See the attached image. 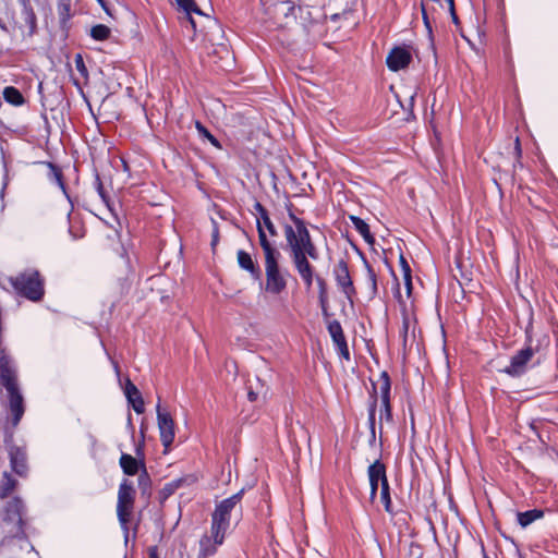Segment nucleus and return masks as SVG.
<instances>
[{
  "instance_id": "nucleus-11",
  "label": "nucleus",
  "mask_w": 558,
  "mask_h": 558,
  "mask_svg": "<svg viewBox=\"0 0 558 558\" xmlns=\"http://www.w3.org/2000/svg\"><path fill=\"white\" fill-rule=\"evenodd\" d=\"M243 494L244 490L241 489L240 492L233 494L232 496L221 500L219 504L216 505V508L211 515L219 520L230 522L231 512L236 508V506L240 505Z\"/></svg>"
},
{
  "instance_id": "nucleus-29",
  "label": "nucleus",
  "mask_w": 558,
  "mask_h": 558,
  "mask_svg": "<svg viewBox=\"0 0 558 558\" xmlns=\"http://www.w3.org/2000/svg\"><path fill=\"white\" fill-rule=\"evenodd\" d=\"M48 167H49V174H48L49 180L51 182L56 183L62 190V192L64 194H66V189H65V184L63 182L61 170L51 162L48 163Z\"/></svg>"
},
{
  "instance_id": "nucleus-8",
  "label": "nucleus",
  "mask_w": 558,
  "mask_h": 558,
  "mask_svg": "<svg viewBox=\"0 0 558 558\" xmlns=\"http://www.w3.org/2000/svg\"><path fill=\"white\" fill-rule=\"evenodd\" d=\"M158 428L160 432V441L168 449L174 440V422L169 412L160 407V402L156 405Z\"/></svg>"
},
{
  "instance_id": "nucleus-49",
  "label": "nucleus",
  "mask_w": 558,
  "mask_h": 558,
  "mask_svg": "<svg viewBox=\"0 0 558 558\" xmlns=\"http://www.w3.org/2000/svg\"><path fill=\"white\" fill-rule=\"evenodd\" d=\"M7 185H8V180H7V175H5L4 180H3V183H2V189L0 191V197L1 198L4 197Z\"/></svg>"
},
{
  "instance_id": "nucleus-9",
  "label": "nucleus",
  "mask_w": 558,
  "mask_h": 558,
  "mask_svg": "<svg viewBox=\"0 0 558 558\" xmlns=\"http://www.w3.org/2000/svg\"><path fill=\"white\" fill-rule=\"evenodd\" d=\"M333 276L340 290L343 292L345 298L352 302L356 291L349 272L348 264L343 259H340L335 266Z\"/></svg>"
},
{
  "instance_id": "nucleus-51",
  "label": "nucleus",
  "mask_w": 558,
  "mask_h": 558,
  "mask_svg": "<svg viewBox=\"0 0 558 558\" xmlns=\"http://www.w3.org/2000/svg\"><path fill=\"white\" fill-rule=\"evenodd\" d=\"M408 328H409V323H408V320H404L403 322V338H404V342L407 341Z\"/></svg>"
},
{
  "instance_id": "nucleus-18",
  "label": "nucleus",
  "mask_w": 558,
  "mask_h": 558,
  "mask_svg": "<svg viewBox=\"0 0 558 558\" xmlns=\"http://www.w3.org/2000/svg\"><path fill=\"white\" fill-rule=\"evenodd\" d=\"M291 248L293 263L298 272L303 275L314 271L312 265L308 263L307 257L305 256L304 250H302V246H291Z\"/></svg>"
},
{
  "instance_id": "nucleus-59",
  "label": "nucleus",
  "mask_w": 558,
  "mask_h": 558,
  "mask_svg": "<svg viewBox=\"0 0 558 558\" xmlns=\"http://www.w3.org/2000/svg\"><path fill=\"white\" fill-rule=\"evenodd\" d=\"M484 558H489L487 555H484Z\"/></svg>"
},
{
  "instance_id": "nucleus-57",
  "label": "nucleus",
  "mask_w": 558,
  "mask_h": 558,
  "mask_svg": "<svg viewBox=\"0 0 558 558\" xmlns=\"http://www.w3.org/2000/svg\"><path fill=\"white\" fill-rule=\"evenodd\" d=\"M179 252H180V254H182V252H183V246H180Z\"/></svg>"
},
{
  "instance_id": "nucleus-15",
  "label": "nucleus",
  "mask_w": 558,
  "mask_h": 558,
  "mask_svg": "<svg viewBox=\"0 0 558 558\" xmlns=\"http://www.w3.org/2000/svg\"><path fill=\"white\" fill-rule=\"evenodd\" d=\"M8 396H9V408L13 415L12 423L14 426H16L20 423V421L24 414V411H25L24 399H23L22 393L20 392V389H14V390L8 391Z\"/></svg>"
},
{
  "instance_id": "nucleus-52",
  "label": "nucleus",
  "mask_w": 558,
  "mask_h": 558,
  "mask_svg": "<svg viewBox=\"0 0 558 558\" xmlns=\"http://www.w3.org/2000/svg\"><path fill=\"white\" fill-rule=\"evenodd\" d=\"M515 151H517L518 156L521 155V146H520L519 137L515 138Z\"/></svg>"
},
{
  "instance_id": "nucleus-60",
  "label": "nucleus",
  "mask_w": 558,
  "mask_h": 558,
  "mask_svg": "<svg viewBox=\"0 0 558 558\" xmlns=\"http://www.w3.org/2000/svg\"><path fill=\"white\" fill-rule=\"evenodd\" d=\"M520 558H523V557H520Z\"/></svg>"
},
{
  "instance_id": "nucleus-6",
  "label": "nucleus",
  "mask_w": 558,
  "mask_h": 558,
  "mask_svg": "<svg viewBox=\"0 0 558 558\" xmlns=\"http://www.w3.org/2000/svg\"><path fill=\"white\" fill-rule=\"evenodd\" d=\"M283 229L288 244H311L310 232L303 220L291 216Z\"/></svg>"
},
{
  "instance_id": "nucleus-41",
  "label": "nucleus",
  "mask_w": 558,
  "mask_h": 558,
  "mask_svg": "<svg viewBox=\"0 0 558 558\" xmlns=\"http://www.w3.org/2000/svg\"><path fill=\"white\" fill-rule=\"evenodd\" d=\"M278 10H287V12L284 13L286 16H288L289 14H291L293 11H294V5H293V2L292 1H282L280 3H278Z\"/></svg>"
},
{
  "instance_id": "nucleus-24",
  "label": "nucleus",
  "mask_w": 558,
  "mask_h": 558,
  "mask_svg": "<svg viewBox=\"0 0 558 558\" xmlns=\"http://www.w3.org/2000/svg\"><path fill=\"white\" fill-rule=\"evenodd\" d=\"M544 511L539 509H532L524 512H518V522L522 527H526L535 520L543 518Z\"/></svg>"
},
{
  "instance_id": "nucleus-21",
  "label": "nucleus",
  "mask_w": 558,
  "mask_h": 558,
  "mask_svg": "<svg viewBox=\"0 0 558 558\" xmlns=\"http://www.w3.org/2000/svg\"><path fill=\"white\" fill-rule=\"evenodd\" d=\"M142 463L136 458L129 453H122L120 457V466L124 474L129 476L136 475L142 468Z\"/></svg>"
},
{
  "instance_id": "nucleus-42",
  "label": "nucleus",
  "mask_w": 558,
  "mask_h": 558,
  "mask_svg": "<svg viewBox=\"0 0 558 558\" xmlns=\"http://www.w3.org/2000/svg\"><path fill=\"white\" fill-rule=\"evenodd\" d=\"M422 15H423V21H424L425 27H426V29L428 32V35L430 36L432 35V25H430L428 15L426 13L425 4L424 3H422Z\"/></svg>"
},
{
  "instance_id": "nucleus-19",
  "label": "nucleus",
  "mask_w": 558,
  "mask_h": 558,
  "mask_svg": "<svg viewBox=\"0 0 558 558\" xmlns=\"http://www.w3.org/2000/svg\"><path fill=\"white\" fill-rule=\"evenodd\" d=\"M0 380L7 391L19 389L15 371L7 363L0 365Z\"/></svg>"
},
{
  "instance_id": "nucleus-40",
  "label": "nucleus",
  "mask_w": 558,
  "mask_h": 558,
  "mask_svg": "<svg viewBox=\"0 0 558 558\" xmlns=\"http://www.w3.org/2000/svg\"><path fill=\"white\" fill-rule=\"evenodd\" d=\"M194 482V477L189 475L180 478H175L171 481V484H175V489H179L181 486H183L185 483L190 484Z\"/></svg>"
},
{
  "instance_id": "nucleus-54",
  "label": "nucleus",
  "mask_w": 558,
  "mask_h": 558,
  "mask_svg": "<svg viewBox=\"0 0 558 558\" xmlns=\"http://www.w3.org/2000/svg\"><path fill=\"white\" fill-rule=\"evenodd\" d=\"M189 20H190V23H191L192 27L194 28V27H195V22H194V20H193L191 16L189 17Z\"/></svg>"
},
{
  "instance_id": "nucleus-7",
  "label": "nucleus",
  "mask_w": 558,
  "mask_h": 558,
  "mask_svg": "<svg viewBox=\"0 0 558 558\" xmlns=\"http://www.w3.org/2000/svg\"><path fill=\"white\" fill-rule=\"evenodd\" d=\"M379 399L381 403L380 410V422L386 420L387 422L392 421V407H391V380L386 371L379 374Z\"/></svg>"
},
{
  "instance_id": "nucleus-50",
  "label": "nucleus",
  "mask_w": 558,
  "mask_h": 558,
  "mask_svg": "<svg viewBox=\"0 0 558 558\" xmlns=\"http://www.w3.org/2000/svg\"><path fill=\"white\" fill-rule=\"evenodd\" d=\"M462 258H463V251L460 248V250H458V252L456 254V259H457L458 265H460L462 263Z\"/></svg>"
},
{
  "instance_id": "nucleus-58",
  "label": "nucleus",
  "mask_w": 558,
  "mask_h": 558,
  "mask_svg": "<svg viewBox=\"0 0 558 558\" xmlns=\"http://www.w3.org/2000/svg\"><path fill=\"white\" fill-rule=\"evenodd\" d=\"M132 416L129 414V424H131Z\"/></svg>"
},
{
  "instance_id": "nucleus-30",
  "label": "nucleus",
  "mask_w": 558,
  "mask_h": 558,
  "mask_svg": "<svg viewBox=\"0 0 558 558\" xmlns=\"http://www.w3.org/2000/svg\"><path fill=\"white\" fill-rule=\"evenodd\" d=\"M376 409L377 407H375V403L374 401L373 402H368V409H367V412H368V417H367V423H368V428H369V434H371V442H374L375 439H376Z\"/></svg>"
},
{
  "instance_id": "nucleus-32",
  "label": "nucleus",
  "mask_w": 558,
  "mask_h": 558,
  "mask_svg": "<svg viewBox=\"0 0 558 558\" xmlns=\"http://www.w3.org/2000/svg\"><path fill=\"white\" fill-rule=\"evenodd\" d=\"M90 36L95 40H106L110 36V28L104 24H97L92 27Z\"/></svg>"
},
{
  "instance_id": "nucleus-3",
  "label": "nucleus",
  "mask_w": 558,
  "mask_h": 558,
  "mask_svg": "<svg viewBox=\"0 0 558 558\" xmlns=\"http://www.w3.org/2000/svg\"><path fill=\"white\" fill-rule=\"evenodd\" d=\"M230 522L219 520L211 515L210 534H205L199 539V553L197 558H208L216 554L218 546L222 545Z\"/></svg>"
},
{
  "instance_id": "nucleus-14",
  "label": "nucleus",
  "mask_w": 558,
  "mask_h": 558,
  "mask_svg": "<svg viewBox=\"0 0 558 558\" xmlns=\"http://www.w3.org/2000/svg\"><path fill=\"white\" fill-rule=\"evenodd\" d=\"M411 59V53L407 48L396 47L388 53L386 63L389 70L396 72L408 66Z\"/></svg>"
},
{
  "instance_id": "nucleus-26",
  "label": "nucleus",
  "mask_w": 558,
  "mask_h": 558,
  "mask_svg": "<svg viewBox=\"0 0 558 558\" xmlns=\"http://www.w3.org/2000/svg\"><path fill=\"white\" fill-rule=\"evenodd\" d=\"M380 501L384 505L386 512H388L389 514H393L392 501L390 496V486L388 480L384 481V483L380 485Z\"/></svg>"
},
{
  "instance_id": "nucleus-43",
  "label": "nucleus",
  "mask_w": 558,
  "mask_h": 558,
  "mask_svg": "<svg viewBox=\"0 0 558 558\" xmlns=\"http://www.w3.org/2000/svg\"><path fill=\"white\" fill-rule=\"evenodd\" d=\"M302 250L305 252V256H310L313 259L318 257L316 246H302Z\"/></svg>"
},
{
  "instance_id": "nucleus-22",
  "label": "nucleus",
  "mask_w": 558,
  "mask_h": 558,
  "mask_svg": "<svg viewBox=\"0 0 558 558\" xmlns=\"http://www.w3.org/2000/svg\"><path fill=\"white\" fill-rule=\"evenodd\" d=\"M350 220L352 222V227L353 229L359 233L361 234V236L363 238V240L367 243V244H374V238L369 231V227L368 225L361 218L356 217V216H350Z\"/></svg>"
},
{
  "instance_id": "nucleus-53",
  "label": "nucleus",
  "mask_w": 558,
  "mask_h": 558,
  "mask_svg": "<svg viewBox=\"0 0 558 558\" xmlns=\"http://www.w3.org/2000/svg\"><path fill=\"white\" fill-rule=\"evenodd\" d=\"M100 5L101 8L107 12L109 13V9L107 8L106 5V1L105 0H96Z\"/></svg>"
},
{
  "instance_id": "nucleus-17",
  "label": "nucleus",
  "mask_w": 558,
  "mask_h": 558,
  "mask_svg": "<svg viewBox=\"0 0 558 558\" xmlns=\"http://www.w3.org/2000/svg\"><path fill=\"white\" fill-rule=\"evenodd\" d=\"M124 395L128 399V402L132 405L134 411L137 414H142L145 410L144 400L142 398V393L137 389V387L128 379L124 387Z\"/></svg>"
},
{
  "instance_id": "nucleus-23",
  "label": "nucleus",
  "mask_w": 558,
  "mask_h": 558,
  "mask_svg": "<svg viewBox=\"0 0 558 558\" xmlns=\"http://www.w3.org/2000/svg\"><path fill=\"white\" fill-rule=\"evenodd\" d=\"M24 510L23 501L15 497L11 501L8 502L5 508L7 518L11 521H22V514Z\"/></svg>"
},
{
  "instance_id": "nucleus-16",
  "label": "nucleus",
  "mask_w": 558,
  "mask_h": 558,
  "mask_svg": "<svg viewBox=\"0 0 558 558\" xmlns=\"http://www.w3.org/2000/svg\"><path fill=\"white\" fill-rule=\"evenodd\" d=\"M27 457L26 452L19 447H12L10 449V463L12 470L20 476H26L28 466H27Z\"/></svg>"
},
{
  "instance_id": "nucleus-33",
  "label": "nucleus",
  "mask_w": 558,
  "mask_h": 558,
  "mask_svg": "<svg viewBox=\"0 0 558 558\" xmlns=\"http://www.w3.org/2000/svg\"><path fill=\"white\" fill-rule=\"evenodd\" d=\"M178 5L190 16L192 12L203 15L201 9L196 5L194 0H175Z\"/></svg>"
},
{
  "instance_id": "nucleus-4",
  "label": "nucleus",
  "mask_w": 558,
  "mask_h": 558,
  "mask_svg": "<svg viewBox=\"0 0 558 558\" xmlns=\"http://www.w3.org/2000/svg\"><path fill=\"white\" fill-rule=\"evenodd\" d=\"M265 252V271H266V284L265 290L271 294H279L287 288V281L281 275L277 255L278 252L275 246H263Z\"/></svg>"
},
{
  "instance_id": "nucleus-44",
  "label": "nucleus",
  "mask_w": 558,
  "mask_h": 558,
  "mask_svg": "<svg viewBox=\"0 0 558 558\" xmlns=\"http://www.w3.org/2000/svg\"><path fill=\"white\" fill-rule=\"evenodd\" d=\"M300 276H301L302 280L304 281L306 289H311V287L313 284L314 271L308 272V274H303Z\"/></svg>"
},
{
  "instance_id": "nucleus-47",
  "label": "nucleus",
  "mask_w": 558,
  "mask_h": 558,
  "mask_svg": "<svg viewBox=\"0 0 558 558\" xmlns=\"http://www.w3.org/2000/svg\"><path fill=\"white\" fill-rule=\"evenodd\" d=\"M218 242H219L218 229L215 227L213 230V240H211L210 244H218Z\"/></svg>"
},
{
  "instance_id": "nucleus-25",
  "label": "nucleus",
  "mask_w": 558,
  "mask_h": 558,
  "mask_svg": "<svg viewBox=\"0 0 558 558\" xmlns=\"http://www.w3.org/2000/svg\"><path fill=\"white\" fill-rule=\"evenodd\" d=\"M17 481L10 473L4 472L0 483V498H7L16 487Z\"/></svg>"
},
{
  "instance_id": "nucleus-38",
  "label": "nucleus",
  "mask_w": 558,
  "mask_h": 558,
  "mask_svg": "<svg viewBox=\"0 0 558 558\" xmlns=\"http://www.w3.org/2000/svg\"><path fill=\"white\" fill-rule=\"evenodd\" d=\"M400 262L403 266L404 277H405L408 289L410 290V288H411V269H410L405 258L403 257L402 253L400 254Z\"/></svg>"
},
{
  "instance_id": "nucleus-36",
  "label": "nucleus",
  "mask_w": 558,
  "mask_h": 558,
  "mask_svg": "<svg viewBox=\"0 0 558 558\" xmlns=\"http://www.w3.org/2000/svg\"><path fill=\"white\" fill-rule=\"evenodd\" d=\"M371 384H372V389L369 391V400H368V402H373L374 401L375 407H377L378 400H380L379 399V381L378 380L377 381H373L372 380Z\"/></svg>"
},
{
  "instance_id": "nucleus-5",
  "label": "nucleus",
  "mask_w": 558,
  "mask_h": 558,
  "mask_svg": "<svg viewBox=\"0 0 558 558\" xmlns=\"http://www.w3.org/2000/svg\"><path fill=\"white\" fill-rule=\"evenodd\" d=\"M135 489L129 480H123L118 490L117 515L121 527L128 533L134 509Z\"/></svg>"
},
{
  "instance_id": "nucleus-20",
  "label": "nucleus",
  "mask_w": 558,
  "mask_h": 558,
  "mask_svg": "<svg viewBox=\"0 0 558 558\" xmlns=\"http://www.w3.org/2000/svg\"><path fill=\"white\" fill-rule=\"evenodd\" d=\"M238 262L241 268L247 270L256 280H260L262 272L258 266L255 265L251 255L244 251L238 252Z\"/></svg>"
},
{
  "instance_id": "nucleus-10",
  "label": "nucleus",
  "mask_w": 558,
  "mask_h": 558,
  "mask_svg": "<svg viewBox=\"0 0 558 558\" xmlns=\"http://www.w3.org/2000/svg\"><path fill=\"white\" fill-rule=\"evenodd\" d=\"M255 209L257 211L256 222L259 234V244H270V239L276 234L275 226L271 222L267 210L259 203L255 204Z\"/></svg>"
},
{
  "instance_id": "nucleus-12",
  "label": "nucleus",
  "mask_w": 558,
  "mask_h": 558,
  "mask_svg": "<svg viewBox=\"0 0 558 558\" xmlns=\"http://www.w3.org/2000/svg\"><path fill=\"white\" fill-rule=\"evenodd\" d=\"M367 475L369 481V498L371 500H374L378 486L384 483V481H387V474H386V466L383 462L379 460H376L374 463H372L367 469Z\"/></svg>"
},
{
  "instance_id": "nucleus-37",
  "label": "nucleus",
  "mask_w": 558,
  "mask_h": 558,
  "mask_svg": "<svg viewBox=\"0 0 558 558\" xmlns=\"http://www.w3.org/2000/svg\"><path fill=\"white\" fill-rule=\"evenodd\" d=\"M25 22L29 26L31 32L33 33L36 28V15L32 9H25Z\"/></svg>"
},
{
  "instance_id": "nucleus-45",
  "label": "nucleus",
  "mask_w": 558,
  "mask_h": 558,
  "mask_svg": "<svg viewBox=\"0 0 558 558\" xmlns=\"http://www.w3.org/2000/svg\"><path fill=\"white\" fill-rule=\"evenodd\" d=\"M369 279L372 283V295H375L377 293V282L376 277L373 272H371Z\"/></svg>"
},
{
  "instance_id": "nucleus-1",
  "label": "nucleus",
  "mask_w": 558,
  "mask_h": 558,
  "mask_svg": "<svg viewBox=\"0 0 558 558\" xmlns=\"http://www.w3.org/2000/svg\"><path fill=\"white\" fill-rule=\"evenodd\" d=\"M10 283L19 295L32 302H39L45 295V281L36 269H27L11 277Z\"/></svg>"
},
{
  "instance_id": "nucleus-34",
  "label": "nucleus",
  "mask_w": 558,
  "mask_h": 558,
  "mask_svg": "<svg viewBox=\"0 0 558 558\" xmlns=\"http://www.w3.org/2000/svg\"><path fill=\"white\" fill-rule=\"evenodd\" d=\"M196 130L198 134L207 138L213 146L217 148L221 147L219 141L201 122H196Z\"/></svg>"
},
{
  "instance_id": "nucleus-27",
  "label": "nucleus",
  "mask_w": 558,
  "mask_h": 558,
  "mask_svg": "<svg viewBox=\"0 0 558 558\" xmlns=\"http://www.w3.org/2000/svg\"><path fill=\"white\" fill-rule=\"evenodd\" d=\"M3 98L7 102L14 106H20L24 102L23 95L13 86H8L3 89Z\"/></svg>"
},
{
  "instance_id": "nucleus-46",
  "label": "nucleus",
  "mask_w": 558,
  "mask_h": 558,
  "mask_svg": "<svg viewBox=\"0 0 558 558\" xmlns=\"http://www.w3.org/2000/svg\"><path fill=\"white\" fill-rule=\"evenodd\" d=\"M247 398L251 402H254L258 399V392L252 390L251 388L248 389V392H247Z\"/></svg>"
},
{
  "instance_id": "nucleus-48",
  "label": "nucleus",
  "mask_w": 558,
  "mask_h": 558,
  "mask_svg": "<svg viewBox=\"0 0 558 558\" xmlns=\"http://www.w3.org/2000/svg\"><path fill=\"white\" fill-rule=\"evenodd\" d=\"M148 555H149V558H159L157 547H150Z\"/></svg>"
},
{
  "instance_id": "nucleus-39",
  "label": "nucleus",
  "mask_w": 558,
  "mask_h": 558,
  "mask_svg": "<svg viewBox=\"0 0 558 558\" xmlns=\"http://www.w3.org/2000/svg\"><path fill=\"white\" fill-rule=\"evenodd\" d=\"M175 484H171L170 482L165 484L162 489L160 490V496L162 499L169 498L171 495L175 493Z\"/></svg>"
},
{
  "instance_id": "nucleus-2",
  "label": "nucleus",
  "mask_w": 558,
  "mask_h": 558,
  "mask_svg": "<svg viewBox=\"0 0 558 558\" xmlns=\"http://www.w3.org/2000/svg\"><path fill=\"white\" fill-rule=\"evenodd\" d=\"M532 327H527L525 330L526 335V345L525 348L518 351L510 360V364L504 368V373L508 374L511 377H520L525 374L527 369V364L532 360V357L539 352L542 341L538 340L535 345H533V340L531 336Z\"/></svg>"
},
{
  "instance_id": "nucleus-31",
  "label": "nucleus",
  "mask_w": 558,
  "mask_h": 558,
  "mask_svg": "<svg viewBox=\"0 0 558 558\" xmlns=\"http://www.w3.org/2000/svg\"><path fill=\"white\" fill-rule=\"evenodd\" d=\"M137 483L142 494L148 493L150 489L151 481L144 463H142V471L138 475Z\"/></svg>"
},
{
  "instance_id": "nucleus-13",
  "label": "nucleus",
  "mask_w": 558,
  "mask_h": 558,
  "mask_svg": "<svg viewBox=\"0 0 558 558\" xmlns=\"http://www.w3.org/2000/svg\"><path fill=\"white\" fill-rule=\"evenodd\" d=\"M327 329L340 356L345 360H350V352L341 324L338 320L329 322Z\"/></svg>"
},
{
  "instance_id": "nucleus-28",
  "label": "nucleus",
  "mask_w": 558,
  "mask_h": 558,
  "mask_svg": "<svg viewBox=\"0 0 558 558\" xmlns=\"http://www.w3.org/2000/svg\"><path fill=\"white\" fill-rule=\"evenodd\" d=\"M316 283L318 286V299L319 304L323 310V313L327 315V306H328V295H327V283L325 279L317 276L316 277Z\"/></svg>"
},
{
  "instance_id": "nucleus-35",
  "label": "nucleus",
  "mask_w": 558,
  "mask_h": 558,
  "mask_svg": "<svg viewBox=\"0 0 558 558\" xmlns=\"http://www.w3.org/2000/svg\"><path fill=\"white\" fill-rule=\"evenodd\" d=\"M75 68L80 72V74L87 80L88 78V71L85 65L84 59L81 53H77L74 58Z\"/></svg>"
},
{
  "instance_id": "nucleus-55",
  "label": "nucleus",
  "mask_w": 558,
  "mask_h": 558,
  "mask_svg": "<svg viewBox=\"0 0 558 558\" xmlns=\"http://www.w3.org/2000/svg\"><path fill=\"white\" fill-rule=\"evenodd\" d=\"M543 340H545L547 343L549 342V339L547 336H544Z\"/></svg>"
},
{
  "instance_id": "nucleus-56",
  "label": "nucleus",
  "mask_w": 558,
  "mask_h": 558,
  "mask_svg": "<svg viewBox=\"0 0 558 558\" xmlns=\"http://www.w3.org/2000/svg\"><path fill=\"white\" fill-rule=\"evenodd\" d=\"M99 192H100L101 198L105 199V195L102 194L101 189H99Z\"/></svg>"
}]
</instances>
